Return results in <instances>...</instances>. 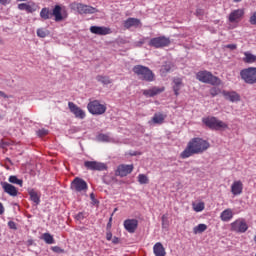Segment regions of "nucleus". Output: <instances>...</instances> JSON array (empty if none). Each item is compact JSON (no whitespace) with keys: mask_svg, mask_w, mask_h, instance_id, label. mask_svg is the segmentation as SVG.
I'll use <instances>...</instances> for the list:
<instances>
[{"mask_svg":"<svg viewBox=\"0 0 256 256\" xmlns=\"http://www.w3.org/2000/svg\"><path fill=\"white\" fill-rule=\"evenodd\" d=\"M210 147V144L203 140L202 138H193L189 141L187 147L183 152H181V159H189L192 155H199V153H204Z\"/></svg>","mask_w":256,"mask_h":256,"instance_id":"obj_1","label":"nucleus"},{"mask_svg":"<svg viewBox=\"0 0 256 256\" xmlns=\"http://www.w3.org/2000/svg\"><path fill=\"white\" fill-rule=\"evenodd\" d=\"M40 17L43 21H47L54 17L56 23H59L60 21L67 19V14L61 13V6L56 5L52 11L48 7L42 8L40 11Z\"/></svg>","mask_w":256,"mask_h":256,"instance_id":"obj_2","label":"nucleus"},{"mask_svg":"<svg viewBox=\"0 0 256 256\" xmlns=\"http://www.w3.org/2000/svg\"><path fill=\"white\" fill-rule=\"evenodd\" d=\"M132 71L137 75L140 81H147L148 83L155 81V74L147 66L136 65L133 67Z\"/></svg>","mask_w":256,"mask_h":256,"instance_id":"obj_3","label":"nucleus"},{"mask_svg":"<svg viewBox=\"0 0 256 256\" xmlns=\"http://www.w3.org/2000/svg\"><path fill=\"white\" fill-rule=\"evenodd\" d=\"M196 79L201 83H208L209 85H221V79L209 71L203 70L196 74Z\"/></svg>","mask_w":256,"mask_h":256,"instance_id":"obj_4","label":"nucleus"},{"mask_svg":"<svg viewBox=\"0 0 256 256\" xmlns=\"http://www.w3.org/2000/svg\"><path fill=\"white\" fill-rule=\"evenodd\" d=\"M70 9L77 11L79 15H93V13H97V8L79 2L71 3Z\"/></svg>","mask_w":256,"mask_h":256,"instance_id":"obj_5","label":"nucleus"},{"mask_svg":"<svg viewBox=\"0 0 256 256\" xmlns=\"http://www.w3.org/2000/svg\"><path fill=\"white\" fill-rule=\"evenodd\" d=\"M202 122L204 123V125H206V127H209V129H215L216 131L229 128L227 123L217 119L216 117L203 118Z\"/></svg>","mask_w":256,"mask_h":256,"instance_id":"obj_6","label":"nucleus"},{"mask_svg":"<svg viewBox=\"0 0 256 256\" xmlns=\"http://www.w3.org/2000/svg\"><path fill=\"white\" fill-rule=\"evenodd\" d=\"M240 77L248 85L256 84V67L245 68L240 71Z\"/></svg>","mask_w":256,"mask_h":256,"instance_id":"obj_7","label":"nucleus"},{"mask_svg":"<svg viewBox=\"0 0 256 256\" xmlns=\"http://www.w3.org/2000/svg\"><path fill=\"white\" fill-rule=\"evenodd\" d=\"M87 109L92 115H103L107 111V106L101 104L99 100H94L88 103Z\"/></svg>","mask_w":256,"mask_h":256,"instance_id":"obj_8","label":"nucleus"},{"mask_svg":"<svg viewBox=\"0 0 256 256\" xmlns=\"http://www.w3.org/2000/svg\"><path fill=\"white\" fill-rule=\"evenodd\" d=\"M247 229H249V225L245 218H238L230 224V231L234 233H246Z\"/></svg>","mask_w":256,"mask_h":256,"instance_id":"obj_9","label":"nucleus"},{"mask_svg":"<svg viewBox=\"0 0 256 256\" xmlns=\"http://www.w3.org/2000/svg\"><path fill=\"white\" fill-rule=\"evenodd\" d=\"M169 45H171V40L165 36L155 37L149 41V46L154 47L155 49L169 47Z\"/></svg>","mask_w":256,"mask_h":256,"instance_id":"obj_10","label":"nucleus"},{"mask_svg":"<svg viewBox=\"0 0 256 256\" xmlns=\"http://www.w3.org/2000/svg\"><path fill=\"white\" fill-rule=\"evenodd\" d=\"M84 167L90 171H107V164L97 161H85Z\"/></svg>","mask_w":256,"mask_h":256,"instance_id":"obj_11","label":"nucleus"},{"mask_svg":"<svg viewBox=\"0 0 256 256\" xmlns=\"http://www.w3.org/2000/svg\"><path fill=\"white\" fill-rule=\"evenodd\" d=\"M133 169V164H122L117 167L115 175L117 177H127L130 173H133Z\"/></svg>","mask_w":256,"mask_h":256,"instance_id":"obj_12","label":"nucleus"},{"mask_svg":"<svg viewBox=\"0 0 256 256\" xmlns=\"http://www.w3.org/2000/svg\"><path fill=\"white\" fill-rule=\"evenodd\" d=\"M243 17H245V10H243V9H236V10H233L229 14L228 21L230 23H240L242 21Z\"/></svg>","mask_w":256,"mask_h":256,"instance_id":"obj_13","label":"nucleus"},{"mask_svg":"<svg viewBox=\"0 0 256 256\" xmlns=\"http://www.w3.org/2000/svg\"><path fill=\"white\" fill-rule=\"evenodd\" d=\"M72 189H74V191H77L78 193H81V192H86L87 189H88V185H87V182H85V180L81 179V178H75L73 181H72V186H71Z\"/></svg>","mask_w":256,"mask_h":256,"instance_id":"obj_14","label":"nucleus"},{"mask_svg":"<svg viewBox=\"0 0 256 256\" xmlns=\"http://www.w3.org/2000/svg\"><path fill=\"white\" fill-rule=\"evenodd\" d=\"M68 107H69V110L73 113L74 117H76V119H85L86 117L85 112L75 103L69 102Z\"/></svg>","mask_w":256,"mask_h":256,"instance_id":"obj_15","label":"nucleus"},{"mask_svg":"<svg viewBox=\"0 0 256 256\" xmlns=\"http://www.w3.org/2000/svg\"><path fill=\"white\" fill-rule=\"evenodd\" d=\"M1 187L4 193H7V195H10V197H17V195L19 194V190H17V187L13 186L8 182H1Z\"/></svg>","mask_w":256,"mask_h":256,"instance_id":"obj_16","label":"nucleus"},{"mask_svg":"<svg viewBox=\"0 0 256 256\" xmlns=\"http://www.w3.org/2000/svg\"><path fill=\"white\" fill-rule=\"evenodd\" d=\"M138 225L139 221H137V219H127L124 221V229H126L128 233H135V231H137Z\"/></svg>","mask_w":256,"mask_h":256,"instance_id":"obj_17","label":"nucleus"},{"mask_svg":"<svg viewBox=\"0 0 256 256\" xmlns=\"http://www.w3.org/2000/svg\"><path fill=\"white\" fill-rule=\"evenodd\" d=\"M222 95L227 101H231V103H236L237 101H241V96L239 95V93L235 91L224 90L222 91Z\"/></svg>","mask_w":256,"mask_h":256,"instance_id":"obj_18","label":"nucleus"},{"mask_svg":"<svg viewBox=\"0 0 256 256\" xmlns=\"http://www.w3.org/2000/svg\"><path fill=\"white\" fill-rule=\"evenodd\" d=\"M90 31L94 35H110L111 28H107L105 26H91Z\"/></svg>","mask_w":256,"mask_h":256,"instance_id":"obj_19","label":"nucleus"},{"mask_svg":"<svg viewBox=\"0 0 256 256\" xmlns=\"http://www.w3.org/2000/svg\"><path fill=\"white\" fill-rule=\"evenodd\" d=\"M125 29H131L134 27V29H137V27H141V20L137 18H128L123 23Z\"/></svg>","mask_w":256,"mask_h":256,"instance_id":"obj_20","label":"nucleus"},{"mask_svg":"<svg viewBox=\"0 0 256 256\" xmlns=\"http://www.w3.org/2000/svg\"><path fill=\"white\" fill-rule=\"evenodd\" d=\"M231 193L235 197H237V195H241V193H243V182H241V180H237L232 183Z\"/></svg>","mask_w":256,"mask_h":256,"instance_id":"obj_21","label":"nucleus"},{"mask_svg":"<svg viewBox=\"0 0 256 256\" xmlns=\"http://www.w3.org/2000/svg\"><path fill=\"white\" fill-rule=\"evenodd\" d=\"M18 9L20 11H26V13H35V11H37V5H35V3H21L18 5Z\"/></svg>","mask_w":256,"mask_h":256,"instance_id":"obj_22","label":"nucleus"},{"mask_svg":"<svg viewBox=\"0 0 256 256\" xmlns=\"http://www.w3.org/2000/svg\"><path fill=\"white\" fill-rule=\"evenodd\" d=\"M165 88L153 87L151 89L143 90V95L145 97H155V95H159V93H163Z\"/></svg>","mask_w":256,"mask_h":256,"instance_id":"obj_23","label":"nucleus"},{"mask_svg":"<svg viewBox=\"0 0 256 256\" xmlns=\"http://www.w3.org/2000/svg\"><path fill=\"white\" fill-rule=\"evenodd\" d=\"M221 221H224L225 223L231 221L233 219V210L231 208H227L220 214Z\"/></svg>","mask_w":256,"mask_h":256,"instance_id":"obj_24","label":"nucleus"},{"mask_svg":"<svg viewBox=\"0 0 256 256\" xmlns=\"http://www.w3.org/2000/svg\"><path fill=\"white\" fill-rule=\"evenodd\" d=\"M153 253L155 256L167 255V252H165V247H163V244L161 242H158L153 246Z\"/></svg>","mask_w":256,"mask_h":256,"instance_id":"obj_25","label":"nucleus"},{"mask_svg":"<svg viewBox=\"0 0 256 256\" xmlns=\"http://www.w3.org/2000/svg\"><path fill=\"white\" fill-rule=\"evenodd\" d=\"M183 87V79L181 78H174L173 79V91L175 95H179V91Z\"/></svg>","mask_w":256,"mask_h":256,"instance_id":"obj_26","label":"nucleus"},{"mask_svg":"<svg viewBox=\"0 0 256 256\" xmlns=\"http://www.w3.org/2000/svg\"><path fill=\"white\" fill-rule=\"evenodd\" d=\"M165 115L161 114V113H155L154 116L152 117V122L155 125H163L164 121H165Z\"/></svg>","mask_w":256,"mask_h":256,"instance_id":"obj_27","label":"nucleus"},{"mask_svg":"<svg viewBox=\"0 0 256 256\" xmlns=\"http://www.w3.org/2000/svg\"><path fill=\"white\" fill-rule=\"evenodd\" d=\"M96 81H98V83H102V85H111V83H113V81H111V78H109V76H103V75L96 76Z\"/></svg>","mask_w":256,"mask_h":256,"instance_id":"obj_28","label":"nucleus"},{"mask_svg":"<svg viewBox=\"0 0 256 256\" xmlns=\"http://www.w3.org/2000/svg\"><path fill=\"white\" fill-rule=\"evenodd\" d=\"M30 199L35 203V205H39L41 203V198L39 197V194L35 190H30L29 191Z\"/></svg>","mask_w":256,"mask_h":256,"instance_id":"obj_29","label":"nucleus"},{"mask_svg":"<svg viewBox=\"0 0 256 256\" xmlns=\"http://www.w3.org/2000/svg\"><path fill=\"white\" fill-rule=\"evenodd\" d=\"M243 61H244V63H255L256 62V56L251 54L250 52H245Z\"/></svg>","mask_w":256,"mask_h":256,"instance_id":"obj_30","label":"nucleus"},{"mask_svg":"<svg viewBox=\"0 0 256 256\" xmlns=\"http://www.w3.org/2000/svg\"><path fill=\"white\" fill-rule=\"evenodd\" d=\"M207 231V225L206 224H199L196 227L193 228L194 235H199V233H205Z\"/></svg>","mask_w":256,"mask_h":256,"instance_id":"obj_31","label":"nucleus"},{"mask_svg":"<svg viewBox=\"0 0 256 256\" xmlns=\"http://www.w3.org/2000/svg\"><path fill=\"white\" fill-rule=\"evenodd\" d=\"M41 239L45 241L47 245H53V243H55V238H53V235L49 233H44Z\"/></svg>","mask_w":256,"mask_h":256,"instance_id":"obj_32","label":"nucleus"},{"mask_svg":"<svg viewBox=\"0 0 256 256\" xmlns=\"http://www.w3.org/2000/svg\"><path fill=\"white\" fill-rule=\"evenodd\" d=\"M192 207L196 213H201V211L205 209V203L204 202L193 203Z\"/></svg>","mask_w":256,"mask_h":256,"instance_id":"obj_33","label":"nucleus"},{"mask_svg":"<svg viewBox=\"0 0 256 256\" xmlns=\"http://www.w3.org/2000/svg\"><path fill=\"white\" fill-rule=\"evenodd\" d=\"M9 183H13L14 185H19L20 187H23V180L17 178V176H10L8 178Z\"/></svg>","mask_w":256,"mask_h":256,"instance_id":"obj_34","label":"nucleus"},{"mask_svg":"<svg viewBox=\"0 0 256 256\" xmlns=\"http://www.w3.org/2000/svg\"><path fill=\"white\" fill-rule=\"evenodd\" d=\"M138 183H140V185H147V183H149V177L145 174H139Z\"/></svg>","mask_w":256,"mask_h":256,"instance_id":"obj_35","label":"nucleus"},{"mask_svg":"<svg viewBox=\"0 0 256 256\" xmlns=\"http://www.w3.org/2000/svg\"><path fill=\"white\" fill-rule=\"evenodd\" d=\"M47 35H49V31H47V29L39 28L37 30V36L41 37L42 39H45V37H47Z\"/></svg>","mask_w":256,"mask_h":256,"instance_id":"obj_36","label":"nucleus"},{"mask_svg":"<svg viewBox=\"0 0 256 256\" xmlns=\"http://www.w3.org/2000/svg\"><path fill=\"white\" fill-rule=\"evenodd\" d=\"M49 134V130L42 128L40 130L37 131V135L38 137H45V135Z\"/></svg>","mask_w":256,"mask_h":256,"instance_id":"obj_37","label":"nucleus"},{"mask_svg":"<svg viewBox=\"0 0 256 256\" xmlns=\"http://www.w3.org/2000/svg\"><path fill=\"white\" fill-rule=\"evenodd\" d=\"M86 217V213L85 212H79L76 216H75V220L76 221H83V219H85Z\"/></svg>","mask_w":256,"mask_h":256,"instance_id":"obj_38","label":"nucleus"},{"mask_svg":"<svg viewBox=\"0 0 256 256\" xmlns=\"http://www.w3.org/2000/svg\"><path fill=\"white\" fill-rule=\"evenodd\" d=\"M98 139L100 141H109V136L105 135V134H101L98 136Z\"/></svg>","mask_w":256,"mask_h":256,"instance_id":"obj_39","label":"nucleus"},{"mask_svg":"<svg viewBox=\"0 0 256 256\" xmlns=\"http://www.w3.org/2000/svg\"><path fill=\"white\" fill-rule=\"evenodd\" d=\"M8 227L10 229H17V224L14 221H9L8 222Z\"/></svg>","mask_w":256,"mask_h":256,"instance_id":"obj_40","label":"nucleus"},{"mask_svg":"<svg viewBox=\"0 0 256 256\" xmlns=\"http://www.w3.org/2000/svg\"><path fill=\"white\" fill-rule=\"evenodd\" d=\"M52 250L54 251V253H63V249H61V247L59 246L53 247Z\"/></svg>","mask_w":256,"mask_h":256,"instance_id":"obj_41","label":"nucleus"},{"mask_svg":"<svg viewBox=\"0 0 256 256\" xmlns=\"http://www.w3.org/2000/svg\"><path fill=\"white\" fill-rule=\"evenodd\" d=\"M226 49H231V51H234V49H237V44H228L226 45Z\"/></svg>","mask_w":256,"mask_h":256,"instance_id":"obj_42","label":"nucleus"},{"mask_svg":"<svg viewBox=\"0 0 256 256\" xmlns=\"http://www.w3.org/2000/svg\"><path fill=\"white\" fill-rule=\"evenodd\" d=\"M106 239L107 241H111L113 239V233H111V231H107Z\"/></svg>","mask_w":256,"mask_h":256,"instance_id":"obj_43","label":"nucleus"},{"mask_svg":"<svg viewBox=\"0 0 256 256\" xmlns=\"http://www.w3.org/2000/svg\"><path fill=\"white\" fill-rule=\"evenodd\" d=\"M11 3V0H0L1 5H9Z\"/></svg>","mask_w":256,"mask_h":256,"instance_id":"obj_44","label":"nucleus"},{"mask_svg":"<svg viewBox=\"0 0 256 256\" xmlns=\"http://www.w3.org/2000/svg\"><path fill=\"white\" fill-rule=\"evenodd\" d=\"M163 69L166 73H169V71H171V66L170 65H165V66H163Z\"/></svg>","mask_w":256,"mask_h":256,"instance_id":"obj_45","label":"nucleus"},{"mask_svg":"<svg viewBox=\"0 0 256 256\" xmlns=\"http://www.w3.org/2000/svg\"><path fill=\"white\" fill-rule=\"evenodd\" d=\"M5 213V207L3 206V203L0 202V215H3Z\"/></svg>","mask_w":256,"mask_h":256,"instance_id":"obj_46","label":"nucleus"},{"mask_svg":"<svg viewBox=\"0 0 256 256\" xmlns=\"http://www.w3.org/2000/svg\"><path fill=\"white\" fill-rule=\"evenodd\" d=\"M112 243H114V245H117V243H119V238L113 237L112 238Z\"/></svg>","mask_w":256,"mask_h":256,"instance_id":"obj_47","label":"nucleus"},{"mask_svg":"<svg viewBox=\"0 0 256 256\" xmlns=\"http://www.w3.org/2000/svg\"><path fill=\"white\" fill-rule=\"evenodd\" d=\"M145 44V39H142L137 42L138 47H141V45Z\"/></svg>","mask_w":256,"mask_h":256,"instance_id":"obj_48","label":"nucleus"},{"mask_svg":"<svg viewBox=\"0 0 256 256\" xmlns=\"http://www.w3.org/2000/svg\"><path fill=\"white\" fill-rule=\"evenodd\" d=\"M0 97L7 99V94H5V92H3V91H0Z\"/></svg>","mask_w":256,"mask_h":256,"instance_id":"obj_49","label":"nucleus"},{"mask_svg":"<svg viewBox=\"0 0 256 256\" xmlns=\"http://www.w3.org/2000/svg\"><path fill=\"white\" fill-rule=\"evenodd\" d=\"M90 199H91L92 201H95V194L91 193V194H90Z\"/></svg>","mask_w":256,"mask_h":256,"instance_id":"obj_50","label":"nucleus"},{"mask_svg":"<svg viewBox=\"0 0 256 256\" xmlns=\"http://www.w3.org/2000/svg\"><path fill=\"white\" fill-rule=\"evenodd\" d=\"M234 3H241V0H234Z\"/></svg>","mask_w":256,"mask_h":256,"instance_id":"obj_51","label":"nucleus"},{"mask_svg":"<svg viewBox=\"0 0 256 256\" xmlns=\"http://www.w3.org/2000/svg\"><path fill=\"white\" fill-rule=\"evenodd\" d=\"M0 43H3V39L0 38Z\"/></svg>","mask_w":256,"mask_h":256,"instance_id":"obj_52","label":"nucleus"},{"mask_svg":"<svg viewBox=\"0 0 256 256\" xmlns=\"http://www.w3.org/2000/svg\"><path fill=\"white\" fill-rule=\"evenodd\" d=\"M254 241H255V243H256V235L254 236Z\"/></svg>","mask_w":256,"mask_h":256,"instance_id":"obj_53","label":"nucleus"},{"mask_svg":"<svg viewBox=\"0 0 256 256\" xmlns=\"http://www.w3.org/2000/svg\"><path fill=\"white\" fill-rule=\"evenodd\" d=\"M132 155H137L136 153L132 154Z\"/></svg>","mask_w":256,"mask_h":256,"instance_id":"obj_54","label":"nucleus"}]
</instances>
